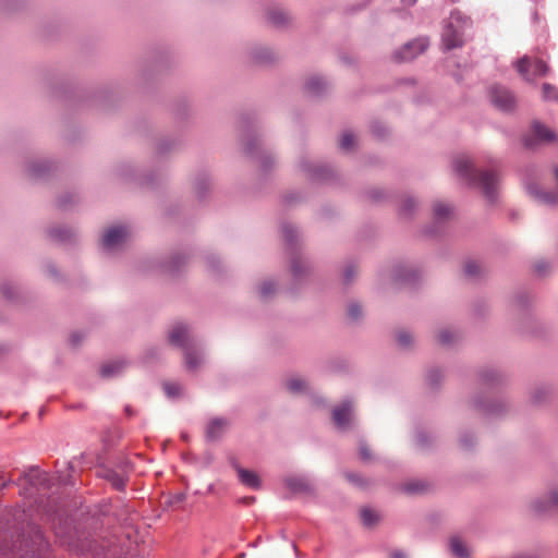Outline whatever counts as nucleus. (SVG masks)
<instances>
[{"instance_id":"nucleus-27","label":"nucleus","mask_w":558,"mask_h":558,"mask_svg":"<svg viewBox=\"0 0 558 558\" xmlns=\"http://www.w3.org/2000/svg\"><path fill=\"white\" fill-rule=\"evenodd\" d=\"M125 366L126 362L124 360L112 361L104 364L99 369V374L102 378H112L120 375Z\"/></svg>"},{"instance_id":"nucleus-33","label":"nucleus","mask_w":558,"mask_h":558,"mask_svg":"<svg viewBox=\"0 0 558 558\" xmlns=\"http://www.w3.org/2000/svg\"><path fill=\"white\" fill-rule=\"evenodd\" d=\"M162 388L166 396L171 400L183 396V387L179 383L165 381Z\"/></svg>"},{"instance_id":"nucleus-30","label":"nucleus","mask_w":558,"mask_h":558,"mask_svg":"<svg viewBox=\"0 0 558 558\" xmlns=\"http://www.w3.org/2000/svg\"><path fill=\"white\" fill-rule=\"evenodd\" d=\"M195 193L199 201H203L209 191V175L206 171H201L194 182Z\"/></svg>"},{"instance_id":"nucleus-48","label":"nucleus","mask_w":558,"mask_h":558,"mask_svg":"<svg viewBox=\"0 0 558 558\" xmlns=\"http://www.w3.org/2000/svg\"><path fill=\"white\" fill-rule=\"evenodd\" d=\"M73 203L74 195L72 193H64L57 198V207L62 210H66Z\"/></svg>"},{"instance_id":"nucleus-14","label":"nucleus","mask_w":558,"mask_h":558,"mask_svg":"<svg viewBox=\"0 0 558 558\" xmlns=\"http://www.w3.org/2000/svg\"><path fill=\"white\" fill-rule=\"evenodd\" d=\"M32 539L34 547L31 549V555L26 553L21 558H48L46 557V553L49 549V542L39 527H35L32 531Z\"/></svg>"},{"instance_id":"nucleus-22","label":"nucleus","mask_w":558,"mask_h":558,"mask_svg":"<svg viewBox=\"0 0 558 558\" xmlns=\"http://www.w3.org/2000/svg\"><path fill=\"white\" fill-rule=\"evenodd\" d=\"M229 422L225 417H215L210 420L206 426V439L216 441L223 435Z\"/></svg>"},{"instance_id":"nucleus-5","label":"nucleus","mask_w":558,"mask_h":558,"mask_svg":"<svg viewBox=\"0 0 558 558\" xmlns=\"http://www.w3.org/2000/svg\"><path fill=\"white\" fill-rule=\"evenodd\" d=\"M168 340L170 344L184 350L186 368L194 371L201 364L198 353L190 345L187 326L183 323L175 324L169 331Z\"/></svg>"},{"instance_id":"nucleus-57","label":"nucleus","mask_w":558,"mask_h":558,"mask_svg":"<svg viewBox=\"0 0 558 558\" xmlns=\"http://www.w3.org/2000/svg\"><path fill=\"white\" fill-rule=\"evenodd\" d=\"M84 338H85V332L80 331V330L73 331L69 338L70 345L73 348L77 347L83 341Z\"/></svg>"},{"instance_id":"nucleus-53","label":"nucleus","mask_w":558,"mask_h":558,"mask_svg":"<svg viewBox=\"0 0 558 558\" xmlns=\"http://www.w3.org/2000/svg\"><path fill=\"white\" fill-rule=\"evenodd\" d=\"M454 340V335L448 330L442 329L438 333V342L442 345H450Z\"/></svg>"},{"instance_id":"nucleus-61","label":"nucleus","mask_w":558,"mask_h":558,"mask_svg":"<svg viewBox=\"0 0 558 558\" xmlns=\"http://www.w3.org/2000/svg\"><path fill=\"white\" fill-rule=\"evenodd\" d=\"M529 295L526 293H519L515 296V303L520 308H525L529 305Z\"/></svg>"},{"instance_id":"nucleus-8","label":"nucleus","mask_w":558,"mask_h":558,"mask_svg":"<svg viewBox=\"0 0 558 558\" xmlns=\"http://www.w3.org/2000/svg\"><path fill=\"white\" fill-rule=\"evenodd\" d=\"M490 102L500 111L511 112L515 108L513 93L502 85H494L489 88Z\"/></svg>"},{"instance_id":"nucleus-15","label":"nucleus","mask_w":558,"mask_h":558,"mask_svg":"<svg viewBox=\"0 0 558 558\" xmlns=\"http://www.w3.org/2000/svg\"><path fill=\"white\" fill-rule=\"evenodd\" d=\"M57 165L51 160H36L28 165L27 172L32 179L45 180L54 172Z\"/></svg>"},{"instance_id":"nucleus-3","label":"nucleus","mask_w":558,"mask_h":558,"mask_svg":"<svg viewBox=\"0 0 558 558\" xmlns=\"http://www.w3.org/2000/svg\"><path fill=\"white\" fill-rule=\"evenodd\" d=\"M241 125L245 133L246 141L243 145L244 154L250 158H256L259 161L264 172L269 171L275 165V159L270 154H266L259 148V138L254 130V119L250 114L242 116Z\"/></svg>"},{"instance_id":"nucleus-58","label":"nucleus","mask_w":558,"mask_h":558,"mask_svg":"<svg viewBox=\"0 0 558 558\" xmlns=\"http://www.w3.org/2000/svg\"><path fill=\"white\" fill-rule=\"evenodd\" d=\"M550 268V265L546 260H539L534 265V272L538 276H545Z\"/></svg>"},{"instance_id":"nucleus-52","label":"nucleus","mask_w":558,"mask_h":558,"mask_svg":"<svg viewBox=\"0 0 558 558\" xmlns=\"http://www.w3.org/2000/svg\"><path fill=\"white\" fill-rule=\"evenodd\" d=\"M362 306L357 302H352L348 306V316L352 320H357L362 317Z\"/></svg>"},{"instance_id":"nucleus-7","label":"nucleus","mask_w":558,"mask_h":558,"mask_svg":"<svg viewBox=\"0 0 558 558\" xmlns=\"http://www.w3.org/2000/svg\"><path fill=\"white\" fill-rule=\"evenodd\" d=\"M429 47L427 37H417L405 43L400 49L396 50L392 58L397 62H407L422 54Z\"/></svg>"},{"instance_id":"nucleus-11","label":"nucleus","mask_w":558,"mask_h":558,"mask_svg":"<svg viewBox=\"0 0 558 558\" xmlns=\"http://www.w3.org/2000/svg\"><path fill=\"white\" fill-rule=\"evenodd\" d=\"M190 254L187 253H173L168 260L160 262L158 268L161 272L169 276H178L183 268L187 265Z\"/></svg>"},{"instance_id":"nucleus-6","label":"nucleus","mask_w":558,"mask_h":558,"mask_svg":"<svg viewBox=\"0 0 558 558\" xmlns=\"http://www.w3.org/2000/svg\"><path fill=\"white\" fill-rule=\"evenodd\" d=\"M532 134H525L522 137V144L525 148H534L538 143H553L558 140V134L549 130L539 121L535 120L531 125Z\"/></svg>"},{"instance_id":"nucleus-38","label":"nucleus","mask_w":558,"mask_h":558,"mask_svg":"<svg viewBox=\"0 0 558 558\" xmlns=\"http://www.w3.org/2000/svg\"><path fill=\"white\" fill-rule=\"evenodd\" d=\"M549 393L550 389L547 386H539L533 391L531 400L534 404H541L547 399Z\"/></svg>"},{"instance_id":"nucleus-12","label":"nucleus","mask_w":558,"mask_h":558,"mask_svg":"<svg viewBox=\"0 0 558 558\" xmlns=\"http://www.w3.org/2000/svg\"><path fill=\"white\" fill-rule=\"evenodd\" d=\"M555 175L558 181V168H555ZM526 191L541 204L549 206L558 204V191H544L536 183H527Z\"/></svg>"},{"instance_id":"nucleus-9","label":"nucleus","mask_w":558,"mask_h":558,"mask_svg":"<svg viewBox=\"0 0 558 558\" xmlns=\"http://www.w3.org/2000/svg\"><path fill=\"white\" fill-rule=\"evenodd\" d=\"M299 167L313 182H328L335 175L333 170L328 165L313 163L305 158L300 160Z\"/></svg>"},{"instance_id":"nucleus-13","label":"nucleus","mask_w":558,"mask_h":558,"mask_svg":"<svg viewBox=\"0 0 558 558\" xmlns=\"http://www.w3.org/2000/svg\"><path fill=\"white\" fill-rule=\"evenodd\" d=\"M23 477L37 489H50L52 485L50 475L47 472L40 471L37 466H29L23 473Z\"/></svg>"},{"instance_id":"nucleus-23","label":"nucleus","mask_w":558,"mask_h":558,"mask_svg":"<svg viewBox=\"0 0 558 558\" xmlns=\"http://www.w3.org/2000/svg\"><path fill=\"white\" fill-rule=\"evenodd\" d=\"M351 414V401L344 400L332 411V420L338 428L344 429L349 425Z\"/></svg>"},{"instance_id":"nucleus-49","label":"nucleus","mask_w":558,"mask_h":558,"mask_svg":"<svg viewBox=\"0 0 558 558\" xmlns=\"http://www.w3.org/2000/svg\"><path fill=\"white\" fill-rule=\"evenodd\" d=\"M206 264H207V268L210 272L218 274L220 271L221 263H220V259L216 255H214V254L207 255Z\"/></svg>"},{"instance_id":"nucleus-43","label":"nucleus","mask_w":558,"mask_h":558,"mask_svg":"<svg viewBox=\"0 0 558 558\" xmlns=\"http://www.w3.org/2000/svg\"><path fill=\"white\" fill-rule=\"evenodd\" d=\"M459 441H460V446L464 450H470L475 446L476 438H475L474 434H472L470 432H465V433L461 434Z\"/></svg>"},{"instance_id":"nucleus-44","label":"nucleus","mask_w":558,"mask_h":558,"mask_svg":"<svg viewBox=\"0 0 558 558\" xmlns=\"http://www.w3.org/2000/svg\"><path fill=\"white\" fill-rule=\"evenodd\" d=\"M160 355V350L157 347L147 348L142 355V363L149 364L154 360L158 359Z\"/></svg>"},{"instance_id":"nucleus-39","label":"nucleus","mask_w":558,"mask_h":558,"mask_svg":"<svg viewBox=\"0 0 558 558\" xmlns=\"http://www.w3.org/2000/svg\"><path fill=\"white\" fill-rule=\"evenodd\" d=\"M416 208V202L413 197L405 198L399 209V214L403 217H411Z\"/></svg>"},{"instance_id":"nucleus-28","label":"nucleus","mask_w":558,"mask_h":558,"mask_svg":"<svg viewBox=\"0 0 558 558\" xmlns=\"http://www.w3.org/2000/svg\"><path fill=\"white\" fill-rule=\"evenodd\" d=\"M478 378L480 383L483 386H487L490 388L498 387L502 381L501 375L496 369L493 368H486L481 371L478 374Z\"/></svg>"},{"instance_id":"nucleus-10","label":"nucleus","mask_w":558,"mask_h":558,"mask_svg":"<svg viewBox=\"0 0 558 558\" xmlns=\"http://www.w3.org/2000/svg\"><path fill=\"white\" fill-rule=\"evenodd\" d=\"M129 236L125 226H116L108 229L101 239V247L105 251H112L122 245Z\"/></svg>"},{"instance_id":"nucleus-29","label":"nucleus","mask_w":558,"mask_h":558,"mask_svg":"<svg viewBox=\"0 0 558 558\" xmlns=\"http://www.w3.org/2000/svg\"><path fill=\"white\" fill-rule=\"evenodd\" d=\"M47 232L52 241L62 244L71 242L74 235L71 229L63 226L52 227Z\"/></svg>"},{"instance_id":"nucleus-36","label":"nucleus","mask_w":558,"mask_h":558,"mask_svg":"<svg viewBox=\"0 0 558 558\" xmlns=\"http://www.w3.org/2000/svg\"><path fill=\"white\" fill-rule=\"evenodd\" d=\"M361 520L364 526L372 527L378 522L379 517L372 508L365 507L361 509Z\"/></svg>"},{"instance_id":"nucleus-31","label":"nucleus","mask_w":558,"mask_h":558,"mask_svg":"<svg viewBox=\"0 0 558 558\" xmlns=\"http://www.w3.org/2000/svg\"><path fill=\"white\" fill-rule=\"evenodd\" d=\"M252 59L258 64H269L275 60L272 50L267 47H256L251 52Z\"/></svg>"},{"instance_id":"nucleus-55","label":"nucleus","mask_w":558,"mask_h":558,"mask_svg":"<svg viewBox=\"0 0 558 558\" xmlns=\"http://www.w3.org/2000/svg\"><path fill=\"white\" fill-rule=\"evenodd\" d=\"M397 341L399 345L407 348L413 342V337L410 332L401 330L397 335Z\"/></svg>"},{"instance_id":"nucleus-17","label":"nucleus","mask_w":558,"mask_h":558,"mask_svg":"<svg viewBox=\"0 0 558 558\" xmlns=\"http://www.w3.org/2000/svg\"><path fill=\"white\" fill-rule=\"evenodd\" d=\"M98 474L101 478L109 482L116 490H125L129 481L128 474L118 472L112 468H102Z\"/></svg>"},{"instance_id":"nucleus-59","label":"nucleus","mask_w":558,"mask_h":558,"mask_svg":"<svg viewBox=\"0 0 558 558\" xmlns=\"http://www.w3.org/2000/svg\"><path fill=\"white\" fill-rule=\"evenodd\" d=\"M355 267L354 265L350 264L344 268L343 272V282L344 284H350L355 276Z\"/></svg>"},{"instance_id":"nucleus-51","label":"nucleus","mask_w":558,"mask_h":558,"mask_svg":"<svg viewBox=\"0 0 558 558\" xmlns=\"http://www.w3.org/2000/svg\"><path fill=\"white\" fill-rule=\"evenodd\" d=\"M359 456L363 462H368L373 458L372 451L368 448L365 440H360V442H359Z\"/></svg>"},{"instance_id":"nucleus-47","label":"nucleus","mask_w":558,"mask_h":558,"mask_svg":"<svg viewBox=\"0 0 558 558\" xmlns=\"http://www.w3.org/2000/svg\"><path fill=\"white\" fill-rule=\"evenodd\" d=\"M371 131L372 134L379 140H384L388 134L386 125L378 121L371 124Z\"/></svg>"},{"instance_id":"nucleus-64","label":"nucleus","mask_w":558,"mask_h":558,"mask_svg":"<svg viewBox=\"0 0 558 558\" xmlns=\"http://www.w3.org/2000/svg\"><path fill=\"white\" fill-rule=\"evenodd\" d=\"M12 480L9 478V480H4V481H0V492H2L3 489H5L8 486H10L12 484Z\"/></svg>"},{"instance_id":"nucleus-21","label":"nucleus","mask_w":558,"mask_h":558,"mask_svg":"<svg viewBox=\"0 0 558 558\" xmlns=\"http://www.w3.org/2000/svg\"><path fill=\"white\" fill-rule=\"evenodd\" d=\"M433 213L435 223L425 230V233L430 236L438 234V229L440 228L441 222L450 216L451 208L444 203L437 202L433 206Z\"/></svg>"},{"instance_id":"nucleus-19","label":"nucleus","mask_w":558,"mask_h":558,"mask_svg":"<svg viewBox=\"0 0 558 558\" xmlns=\"http://www.w3.org/2000/svg\"><path fill=\"white\" fill-rule=\"evenodd\" d=\"M473 405L487 416H497L506 411V403L504 400L486 402L481 396L473 400Z\"/></svg>"},{"instance_id":"nucleus-24","label":"nucleus","mask_w":558,"mask_h":558,"mask_svg":"<svg viewBox=\"0 0 558 558\" xmlns=\"http://www.w3.org/2000/svg\"><path fill=\"white\" fill-rule=\"evenodd\" d=\"M304 89L308 96L320 97L327 90V82L323 76L314 75L305 82Z\"/></svg>"},{"instance_id":"nucleus-62","label":"nucleus","mask_w":558,"mask_h":558,"mask_svg":"<svg viewBox=\"0 0 558 558\" xmlns=\"http://www.w3.org/2000/svg\"><path fill=\"white\" fill-rule=\"evenodd\" d=\"M298 198H299V195H298V194H295V193H289V194H286V195L283 196V202H284L286 204H291V203H293L294 201H296Z\"/></svg>"},{"instance_id":"nucleus-16","label":"nucleus","mask_w":558,"mask_h":558,"mask_svg":"<svg viewBox=\"0 0 558 558\" xmlns=\"http://www.w3.org/2000/svg\"><path fill=\"white\" fill-rule=\"evenodd\" d=\"M530 68L533 70L535 76H544L547 74L549 68L547 63L542 59H535L533 62L530 61L529 57H523L517 62V70L522 75L529 73Z\"/></svg>"},{"instance_id":"nucleus-25","label":"nucleus","mask_w":558,"mask_h":558,"mask_svg":"<svg viewBox=\"0 0 558 558\" xmlns=\"http://www.w3.org/2000/svg\"><path fill=\"white\" fill-rule=\"evenodd\" d=\"M234 468L238 472L240 482L244 486L252 489H259L262 487L260 478L254 471L241 468L238 464H234Z\"/></svg>"},{"instance_id":"nucleus-50","label":"nucleus","mask_w":558,"mask_h":558,"mask_svg":"<svg viewBox=\"0 0 558 558\" xmlns=\"http://www.w3.org/2000/svg\"><path fill=\"white\" fill-rule=\"evenodd\" d=\"M415 444L417 447L425 449L430 445V437L423 430H417L415 434Z\"/></svg>"},{"instance_id":"nucleus-32","label":"nucleus","mask_w":558,"mask_h":558,"mask_svg":"<svg viewBox=\"0 0 558 558\" xmlns=\"http://www.w3.org/2000/svg\"><path fill=\"white\" fill-rule=\"evenodd\" d=\"M450 549H451L452 555L457 558H469L470 557V553H469L466 545L458 537H452L450 539Z\"/></svg>"},{"instance_id":"nucleus-26","label":"nucleus","mask_w":558,"mask_h":558,"mask_svg":"<svg viewBox=\"0 0 558 558\" xmlns=\"http://www.w3.org/2000/svg\"><path fill=\"white\" fill-rule=\"evenodd\" d=\"M286 487L292 493H312L313 487L305 476H289L284 480Z\"/></svg>"},{"instance_id":"nucleus-41","label":"nucleus","mask_w":558,"mask_h":558,"mask_svg":"<svg viewBox=\"0 0 558 558\" xmlns=\"http://www.w3.org/2000/svg\"><path fill=\"white\" fill-rule=\"evenodd\" d=\"M287 389L293 393L304 392L306 390V383L300 378H291L287 381Z\"/></svg>"},{"instance_id":"nucleus-35","label":"nucleus","mask_w":558,"mask_h":558,"mask_svg":"<svg viewBox=\"0 0 558 558\" xmlns=\"http://www.w3.org/2000/svg\"><path fill=\"white\" fill-rule=\"evenodd\" d=\"M268 22L275 27H283L288 23V16L283 11L271 10L268 12Z\"/></svg>"},{"instance_id":"nucleus-46","label":"nucleus","mask_w":558,"mask_h":558,"mask_svg":"<svg viewBox=\"0 0 558 558\" xmlns=\"http://www.w3.org/2000/svg\"><path fill=\"white\" fill-rule=\"evenodd\" d=\"M339 146L343 150H351L354 147V135L352 132H344L340 138Z\"/></svg>"},{"instance_id":"nucleus-4","label":"nucleus","mask_w":558,"mask_h":558,"mask_svg":"<svg viewBox=\"0 0 558 558\" xmlns=\"http://www.w3.org/2000/svg\"><path fill=\"white\" fill-rule=\"evenodd\" d=\"M287 251L291 255V274L295 284L300 283L307 276V267L303 264L299 254V232L290 222H282L280 227Z\"/></svg>"},{"instance_id":"nucleus-40","label":"nucleus","mask_w":558,"mask_h":558,"mask_svg":"<svg viewBox=\"0 0 558 558\" xmlns=\"http://www.w3.org/2000/svg\"><path fill=\"white\" fill-rule=\"evenodd\" d=\"M543 98L547 101L558 102V88L549 83H544L542 86Z\"/></svg>"},{"instance_id":"nucleus-37","label":"nucleus","mask_w":558,"mask_h":558,"mask_svg":"<svg viewBox=\"0 0 558 558\" xmlns=\"http://www.w3.org/2000/svg\"><path fill=\"white\" fill-rule=\"evenodd\" d=\"M441 379H442V375H441V372L439 368L433 367V368L428 369V372L426 374V383L430 388H433V389L438 388L441 383Z\"/></svg>"},{"instance_id":"nucleus-42","label":"nucleus","mask_w":558,"mask_h":558,"mask_svg":"<svg viewBox=\"0 0 558 558\" xmlns=\"http://www.w3.org/2000/svg\"><path fill=\"white\" fill-rule=\"evenodd\" d=\"M275 291H276V282L271 281V280L263 281L262 284L259 286V290H258L259 295L263 299H268L269 296H271L274 294Z\"/></svg>"},{"instance_id":"nucleus-45","label":"nucleus","mask_w":558,"mask_h":558,"mask_svg":"<svg viewBox=\"0 0 558 558\" xmlns=\"http://www.w3.org/2000/svg\"><path fill=\"white\" fill-rule=\"evenodd\" d=\"M345 478L354 486L364 488L366 486V480L359 473L344 472Z\"/></svg>"},{"instance_id":"nucleus-63","label":"nucleus","mask_w":558,"mask_h":558,"mask_svg":"<svg viewBox=\"0 0 558 558\" xmlns=\"http://www.w3.org/2000/svg\"><path fill=\"white\" fill-rule=\"evenodd\" d=\"M390 558H407V555L404 551L398 549V550H393L390 554Z\"/></svg>"},{"instance_id":"nucleus-18","label":"nucleus","mask_w":558,"mask_h":558,"mask_svg":"<svg viewBox=\"0 0 558 558\" xmlns=\"http://www.w3.org/2000/svg\"><path fill=\"white\" fill-rule=\"evenodd\" d=\"M531 508L537 515L547 514L551 508H558V490H551L546 496L535 499Z\"/></svg>"},{"instance_id":"nucleus-1","label":"nucleus","mask_w":558,"mask_h":558,"mask_svg":"<svg viewBox=\"0 0 558 558\" xmlns=\"http://www.w3.org/2000/svg\"><path fill=\"white\" fill-rule=\"evenodd\" d=\"M457 177L466 185L480 187L489 203L497 199L496 186L498 177L492 170H477L466 156H458L452 162Z\"/></svg>"},{"instance_id":"nucleus-56","label":"nucleus","mask_w":558,"mask_h":558,"mask_svg":"<svg viewBox=\"0 0 558 558\" xmlns=\"http://www.w3.org/2000/svg\"><path fill=\"white\" fill-rule=\"evenodd\" d=\"M464 274L468 277H475L480 274V266L474 260H469L464 266Z\"/></svg>"},{"instance_id":"nucleus-34","label":"nucleus","mask_w":558,"mask_h":558,"mask_svg":"<svg viewBox=\"0 0 558 558\" xmlns=\"http://www.w3.org/2000/svg\"><path fill=\"white\" fill-rule=\"evenodd\" d=\"M401 490L408 495L421 494L426 490L427 485L422 481H410L401 485Z\"/></svg>"},{"instance_id":"nucleus-54","label":"nucleus","mask_w":558,"mask_h":558,"mask_svg":"<svg viewBox=\"0 0 558 558\" xmlns=\"http://www.w3.org/2000/svg\"><path fill=\"white\" fill-rule=\"evenodd\" d=\"M0 292L2 293L4 299H7L9 301L15 300V289L11 283H9V282L2 283L0 287Z\"/></svg>"},{"instance_id":"nucleus-20","label":"nucleus","mask_w":558,"mask_h":558,"mask_svg":"<svg viewBox=\"0 0 558 558\" xmlns=\"http://www.w3.org/2000/svg\"><path fill=\"white\" fill-rule=\"evenodd\" d=\"M420 278L421 272L415 268L399 265L393 270V279L398 283L414 287L418 282Z\"/></svg>"},{"instance_id":"nucleus-2","label":"nucleus","mask_w":558,"mask_h":558,"mask_svg":"<svg viewBox=\"0 0 558 558\" xmlns=\"http://www.w3.org/2000/svg\"><path fill=\"white\" fill-rule=\"evenodd\" d=\"M472 21L459 10H452L449 19L445 22L441 33L444 51L460 48L464 44L466 29L471 28Z\"/></svg>"},{"instance_id":"nucleus-60","label":"nucleus","mask_w":558,"mask_h":558,"mask_svg":"<svg viewBox=\"0 0 558 558\" xmlns=\"http://www.w3.org/2000/svg\"><path fill=\"white\" fill-rule=\"evenodd\" d=\"M173 146V142L170 141V140H161L159 143H158V153L160 155L167 153L168 150L171 149V147Z\"/></svg>"}]
</instances>
